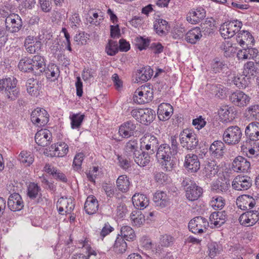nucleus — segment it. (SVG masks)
Listing matches in <instances>:
<instances>
[{
  "instance_id": "f257e3e1",
  "label": "nucleus",
  "mask_w": 259,
  "mask_h": 259,
  "mask_svg": "<svg viewBox=\"0 0 259 259\" xmlns=\"http://www.w3.org/2000/svg\"><path fill=\"white\" fill-rule=\"evenodd\" d=\"M170 146L166 143L159 145L156 151V157L162 168L165 171H171L176 167V163L173 156L177 154L179 144L176 136L169 138Z\"/></svg>"
},
{
  "instance_id": "f03ea898",
  "label": "nucleus",
  "mask_w": 259,
  "mask_h": 259,
  "mask_svg": "<svg viewBox=\"0 0 259 259\" xmlns=\"http://www.w3.org/2000/svg\"><path fill=\"white\" fill-rule=\"evenodd\" d=\"M245 135L246 140L243 141L241 146L242 152L247 151L248 144L251 146L259 140V122L254 121L249 123L245 127Z\"/></svg>"
},
{
  "instance_id": "7ed1b4c3",
  "label": "nucleus",
  "mask_w": 259,
  "mask_h": 259,
  "mask_svg": "<svg viewBox=\"0 0 259 259\" xmlns=\"http://www.w3.org/2000/svg\"><path fill=\"white\" fill-rule=\"evenodd\" d=\"M181 184L185 191V196L189 200H196L202 195L203 189L189 178H184Z\"/></svg>"
},
{
  "instance_id": "20e7f679",
  "label": "nucleus",
  "mask_w": 259,
  "mask_h": 259,
  "mask_svg": "<svg viewBox=\"0 0 259 259\" xmlns=\"http://www.w3.org/2000/svg\"><path fill=\"white\" fill-rule=\"evenodd\" d=\"M180 142L184 148L192 151L198 146L199 140L193 130L186 128L180 133Z\"/></svg>"
},
{
  "instance_id": "39448f33",
  "label": "nucleus",
  "mask_w": 259,
  "mask_h": 259,
  "mask_svg": "<svg viewBox=\"0 0 259 259\" xmlns=\"http://www.w3.org/2000/svg\"><path fill=\"white\" fill-rule=\"evenodd\" d=\"M242 135V132L238 126H230L224 131L223 140L228 145L234 146L240 142Z\"/></svg>"
},
{
  "instance_id": "423d86ee",
  "label": "nucleus",
  "mask_w": 259,
  "mask_h": 259,
  "mask_svg": "<svg viewBox=\"0 0 259 259\" xmlns=\"http://www.w3.org/2000/svg\"><path fill=\"white\" fill-rule=\"evenodd\" d=\"M242 26V23L241 21L234 20L222 24L220 28V32L224 39L229 38L240 31Z\"/></svg>"
},
{
  "instance_id": "0eeeda50",
  "label": "nucleus",
  "mask_w": 259,
  "mask_h": 259,
  "mask_svg": "<svg viewBox=\"0 0 259 259\" xmlns=\"http://www.w3.org/2000/svg\"><path fill=\"white\" fill-rule=\"evenodd\" d=\"M158 138L151 134H145L140 139V150H144L148 153L153 155L159 146Z\"/></svg>"
},
{
  "instance_id": "6e6552de",
  "label": "nucleus",
  "mask_w": 259,
  "mask_h": 259,
  "mask_svg": "<svg viewBox=\"0 0 259 259\" xmlns=\"http://www.w3.org/2000/svg\"><path fill=\"white\" fill-rule=\"evenodd\" d=\"M153 98V92L146 86L138 88L133 95V101L138 104H144L152 101Z\"/></svg>"
},
{
  "instance_id": "1a4fd4ad",
  "label": "nucleus",
  "mask_w": 259,
  "mask_h": 259,
  "mask_svg": "<svg viewBox=\"0 0 259 259\" xmlns=\"http://www.w3.org/2000/svg\"><path fill=\"white\" fill-rule=\"evenodd\" d=\"M229 98L230 102L240 108L246 107L251 100L250 97L240 90H236L231 93Z\"/></svg>"
},
{
  "instance_id": "9d476101",
  "label": "nucleus",
  "mask_w": 259,
  "mask_h": 259,
  "mask_svg": "<svg viewBox=\"0 0 259 259\" xmlns=\"http://www.w3.org/2000/svg\"><path fill=\"white\" fill-rule=\"evenodd\" d=\"M31 120L37 126H44L49 122V115L45 109L37 108L31 112Z\"/></svg>"
},
{
  "instance_id": "9b49d317",
  "label": "nucleus",
  "mask_w": 259,
  "mask_h": 259,
  "mask_svg": "<svg viewBox=\"0 0 259 259\" xmlns=\"http://www.w3.org/2000/svg\"><path fill=\"white\" fill-rule=\"evenodd\" d=\"M208 226L207 220L202 217H195L191 220L188 224L189 230L194 234H202L206 231Z\"/></svg>"
},
{
  "instance_id": "f8f14e48",
  "label": "nucleus",
  "mask_w": 259,
  "mask_h": 259,
  "mask_svg": "<svg viewBox=\"0 0 259 259\" xmlns=\"http://www.w3.org/2000/svg\"><path fill=\"white\" fill-rule=\"evenodd\" d=\"M6 30L11 33L18 32L22 26L21 19L19 15L10 14L5 19Z\"/></svg>"
},
{
  "instance_id": "ddd939ff",
  "label": "nucleus",
  "mask_w": 259,
  "mask_h": 259,
  "mask_svg": "<svg viewBox=\"0 0 259 259\" xmlns=\"http://www.w3.org/2000/svg\"><path fill=\"white\" fill-rule=\"evenodd\" d=\"M200 166V163L197 155L190 153L185 156L184 166L188 172H197Z\"/></svg>"
},
{
  "instance_id": "4468645a",
  "label": "nucleus",
  "mask_w": 259,
  "mask_h": 259,
  "mask_svg": "<svg viewBox=\"0 0 259 259\" xmlns=\"http://www.w3.org/2000/svg\"><path fill=\"white\" fill-rule=\"evenodd\" d=\"M250 168V162L246 158L241 156H237L232 163V169L235 172H247Z\"/></svg>"
},
{
  "instance_id": "2eb2a0df",
  "label": "nucleus",
  "mask_w": 259,
  "mask_h": 259,
  "mask_svg": "<svg viewBox=\"0 0 259 259\" xmlns=\"http://www.w3.org/2000/svg\"><path fill=\"white\" fill-rule=\"evenodd\" d=\"M7 205L10 210L16 211L22 210L24 203L21 195L18 193H14L9 196Z\"/></svg>"
},
{
  "instance_id": "dca6fc26",
  "label": "nucleus",
  "mask_w": 259,
  "mask_h": 259,
  "mask_svg": "<svg viewBox=\"0 0 259 259\" xmlns=\"http://www.w3.org/2000/svg\"><path fill=\"white\" fill-rule=\"evenodd\" d=\"M232 187L236 190H246L252 185V180L247 176H238L232 182Z\"/></svg>"
},
{
  "instance_id": "f3484780",
  "label": "nucleus",
  "mask_w": 259,
  "mask_h": 259,
  "mask_svg": "<svg viewBox=\"0 0 259 259\" xmlns=\"http://www.w3.org/2000/svg\"><path fill=\"white\" fill-rule=\"evenodd\" d=\"M258 197L255 199L248 195H242L238 197L236 203L240 209L248 210V208L249 209L253 208L258 202Z\"/></svg>"
},
{
  "instance_id": "a211bd4d",
  "label": "nucleus",
  "mask_w": 259,
  "mask_h": 259,
  "mask_svg": "<svg viewBox=\"0 0 259 259\" xmlns=\"http://www.w3.org/2000/svg\"><path fill=\"white\" fill-rule=\"evenodd\" d=\"M228 220L227 212L225 210L214 211L209 217L210 224L214 227H220L224 225Z\"/></svg>"
},
{
  "instance_id": "6ab92c4d",
  "label": "nucleus",
  "mask_w": 259,
  "mask_h": 259,
  "mask_svg": "<svg viewBox=\"0 0 259 259\" xmlns=\"http://www.w3.org/2000/svg\"><path fill=\"white\" fill-rule=\"evenodd\" d=\"M41 189L37 184L31 182L29 184L27 189V196L30 199L34 200L38 203L42 201Z\"/></svg>"
},
{
  "instance_id": "aec40b11",
  "label": "nucleus",
  "mask_w": 259,
  "mask_h": 259,
  "mask_svg": "<svg viewBox=\"0 0 259 259\" xmlns=\"http://www.w3.org/2000/svg\"><path fill=\"white\" fill-rule=\"evenodd\" d=\"M206 16L205 10L202 7L191 10L187 16V20L191 24H196L204 19Z\"/></svg>"
},
{
  "instance_id": "412c9836",
  "label": "nucleus",
  "mask_w": 259,
  "mask_h": 259,
  "mask_svg": "<svg viewBox=\"0 0 259 259\" xmlns=\"http://www.w3.org/2000/svg\"><path fill=\"white\" fill-rule=\"evenodd\" d=\"M174 109L172 106L169 103H162L158 107L157 115L160 120L166 121L170 118Z\"/></svg>"
},
{
  "instance_id": "4be33fe9",
  "label": "nucleus",
  "mask_w": 259,
  "mask_h": 259,
  "mask_svg": "<svg viewBox=\"0 0 259 259\" xmlns=\"http://www.w3.org/2000/svg\"><path fill=\"white\" fill-rule=\"evenodd\" d=\"M136 125L134 120H128L122 123L119 128L118 133L122 138H128L134 135Z\"/></svg>"
},
{
  "instance_id": "5701e85b",
  "label": "nucleus",
  "mask_w": 259,
  "mask_h": 259,
  "mask_svg": "<svg viewBox=\"0 0 259 259\" xmlns=\"http://www.w3.org/2000/svg\"><path fill=\"white\" fill-rule=\"evenodd\" d=\"M31 60L34 70V74L40 75L45 70L46 66V59L44 56L39 55H34Z\"/></svg>"
},
{
  "instance_id": "b1692460",
  "label": "nucleus",
  "mask_w": 259,
  "mask_h": 259,
  "mask_svg": "<svg viewBox=\"0 0 259 259\" xmlns=\"http://www.w3.org/2000/svg\"><path fill=\"white\" fill-rule=\"evenodd\" d=\"M237 42L242 47L245 48L249 45H253L254 39L252 35L248 31H240L236 37Z\"/></svg>"
},
{
  "instance_id": "393cba45",
  "label": "nucleus",
  "mask_w": 259,
  "mask_h": 259,
  "mask_svg": "<svg viewBox=\"0 0 259 259\" xmlns=\"http://www.w3.org/2000/svg\"><path fill=\"white\" fill-rule=\"evenodd\" d=\"M99 203L96 197L94 195H89L84 203V209L88 214H93L98 210Z\"/></svg>"
},
{
  "instance_id": "a878e982",
  "label": "nucleus",
  "mask_w": 259,
  "mask_h": 259,
  "mask_svg": "<svg viewBox=\"0 0 259 259\" xmlns=\"http://www.w3.org/2000/svg\"><path fill=\"white\" fill-rule=\"evenodd\" d=\"M132 202L137 208L142 210L148 206L149 199L143 194L136 193L132 197Z\"/></svg>"
},
{
  "instance_id": "bb28decb",
  "label": "nucleus",
  "mask_w": 259,
  "mask_h": 259,
  "mask_svg": "<svg viewBox=\"0 0 259 259\" xmlns=\"http://www.w3.org/2000/svg\"><path fill=\"white\" fill-rule=\"evenodd\" d=\"M225 145L224 142L215 141L210 146L209 152L211 156L220 158L224 155Z\"/></svg>"
},
{
  "instance_id": "cd10ccee",
  "label": "nucleus",
  "mask_w": 259,
  "mask_h": 259,
  "mask_svg": "<svg viewBox=\"0 0 259 259\" xmlns=\"http://www.w3.org/2000/svg\"><path fill=\"white\" fill-rule=\"evenodd\" d=\"M153 71L150 66L143 67L137 70L136 73V79L137 82H146L153 75Z\"/></svg>"
},
{
  "instance_id": "c85d7f7f",
  "label": "nucleus",
  "mask_w": 259,
  "mask_h": 259,
  "mask_svg": "<svg viewBox=\"0 0 259 259\" xmlns=\"http://www.w3.org/2000/svg\"><path fill=\"white\" fill-rule=\"evenodd\" d=\"M151 155L152 154L148 153L144 150H140L136 156H134L133 158L138 165L144 167L147 165L150 162Z\"/></svg>"
},
{
  "instance_id": "c756f323",
  "label": "nucleus",
  "mask_w": 259,
  "mask_h": 259,
  "mask_svg": "<svg viewBox=\"0 0 259 259\" xmlns=\"http://www.w3.org/2000/svg\"><path fill=\"white\" fill-rule=\"evenodd\" d=\"M202 36L200 28L194 27L189 30L185 35V40L191 44H195Z\"/></svg>"
},
{
  "instance_id": "7c9ffc66",
  "label": "nucleus",
  "mask_w": 259,
  "mask_h": 259,
  "mask_svg": "<svg viewBox=\"0 0 259 259\" xmlns=\"http://www.w3.org/2000/svg\"><path fill=\"white\" fill-rule=\"evenodd\" d=\"M47 79L52 81L57 80L60 75V70L58 66L54 64L50 63L45 67V70L43 71Z\"/></svg>"
},
{
  "instance_id": "2f4dec72",
  "label": "nucleus",
  "mask_w": 259,
  "mask_h": 259,
  "mask_svg": "<svg viewBox=\"0 0 259 259\" xmlns=\"http://www.w3.org/2000/svg\"><path fill=\"white\" fill-rule=\"evenodd\" d=\"M153 201L155 205L161 208L167 206L169 203V199L166 193L163 191H157L153 196Z\"/></svg>"
},
{
  "instance_id": "473e14b6",
  "label": "nucleus",
  "mask_w": 259,
  "mask_h": 259,
  "mask_svg": "<svg viewBox=\"0 0 259 259\" xmlns=\"http://www.w3.org/2000/svg\"><path fill=\"white\" fill-rule=\"evenodd\" d=\"M141 115L139 122L145 125H148L155 118V112L150 108L141 109Z\"/></svg>"
},
{
  "instance_id": "72a5a7b5",
  "label": "nucleus",
  "mask_w": 259,
  "mask_h": 259,
  "mask_svg": "<svg viewBox=\"0 0 259 259\" xmlns=\"http://www.w3.org/2000/svg\"><path fill=\"white\" fill-rule=\"evenodd\" d=\"M140 150L138 141L135 139L128 141L124 148V153L127 157H133L134 156H136Z\"/></svg>"
},
{
  "instance_id": "f704fd0d",
  "label": "nucleus",
  "mask_w": 259,
  "mask_h": 259,
  "mask_svg": "<svg viewBox=\"0 0 259 259\" xmlns=\"http://www.w3.org/2000/svg\"><path fill=\"white\" fill-rule=\"evenodd\" d=\"M228 69L226 61L219 58L214 59L211 63V70L214 73L223 72Z\"/></svg>"
},
{
  "instance_id": "c9c22d12",
  "label": "nucleus",
  "mask_w": 259,
  "mask_h": 259,
  "mask_svg": "<svg viewBox=\"0 0 259 259\" xmlns=\"http://www.w3.org/2000/svg\"><path fill=\"white\" fill-rule=\"evenodd\" d=\"M50 151L54 152V155L58 157L65 156L69 151V147L67 144L61 142L59 144L52 145Z\"/></svg>"
},
{
  "instance_id": "e433bc0d",
  "label": "nucleus",
  "mask_w": 259,
  "mask_h": 259,
  "mask_svg": "<svg viewBox=\"0 0 259 259\" xmlns=\"http://www.w3.org/2000/svg\"><path fill=\"white\" fill-rule=\"evenodd\" d=\"M219 171V166L217 164L216 161L210 160L207 161L205 165L203 174L207 178H210L214 176Z\"/></svg>"
},
{
  "instance_id": "4c0bfd02",
  "label": "nucleus",
  "mask_w": 259,
  "mask_h": 259,
  "mask_svg": "<svg viewBox=\"0 0 259 259\" xmlns=\"http://www.w3.org/2000/svg\"><path fill=\"white\" fill-rule=\"evenodd\" d=\"M243 74L246 77L256 76L259 73V69L253 61H248L243 66Z\"/></svg>"
},
{
  "instance_id": "58836bf2",
  "label": "nucleus",
  "mask_w": 259,
  "mask_h": 259,
  "mask_svg": "<svg viewBox=\"0 0 259 259\" xmlns=\"http://www.w3.org/2000/svg\"><path fill=\"white\" fill-rule=\"evenodd\" d=\"M120 234H118L124 240L128 241H133L136 239V235L134 230L128 226H123L120 228Z\"/></svg>"
},
{
  "instance_id": "ea45409f",
  "label": "nucleus",
  "mask_w": 259,
  "mask_h": 259,
  "mask_svg": "<svg viewBox=\"0 0 259 259\" xmlns=\"http://www.w3.org/2000/svg\"><path fill=\"white\" fill-rule=\"evenodd\" d=\"M169 28L167 22L161 18L157 19L154 24V28L156 33L160 36L165 35L166 34V31Z\"/></svg>"
},
{
  "instance_id": "a19ab883",
  "label": "nucleus",
  "mask_w": 259,
  "mask_h": 259,
  "mask_svg": "<svg viewBox=\"0 0 259 259\" xmlns=\"http://www.w3.org/2000/svg\"><path fill=\"white\" fill-rule=\"evenodd\" d=\"M31 58L25 57L21 59L18 64L19 70L24 72H31L34 74Z\"/></svg>"
},
{
  "instance_id": "79ce46f5",
  "label": "nucleus",
  "mask_w": 259,
  "mask_h": 259,
  "mask_svg": "<svg viewBox=\"0 0 259 259\" xmlns=\"http://www.w3.org/2000/svg\"><path fill=\"white\" fill-rule=\"evenodd\" d=\"M127 249V244L125 240L119 235H117L115 243L113 246V251L117 254H122Z\"/></svg>"
},
{
  "instance_id": "37998d69",
  "label": "nucleus",
  "mask_w": 259,
  "mask_h": 259,
  "mask_svg": "<svg viewBox=\"0 0 259 259\" xmlns=\"http://www.w3.org/2000/svg\"><path fill=\"white\" fill-rule=\"evenodd\" d=\"M219 114L225 120H232L235 118L234 107L224 106L220 108Z\"/></svg>"
},
{
  "instance_id": "c03bdc74",
  "label": "nucleus",
  "mask_w": 259,
  "mask_h": 259,
  "mask_svg": "<svg viewBox=\"0 0 259 259\" xmlns=\"http://www.w3.org/2000/svg\"><path fill=\"white\" fill-rule=\"evenodd\" d=\"M18 159L25 166H29L34 161V155L31 152L24 150L19 154Z\"/></svg>"
},
{
  "instance_id": "a18cd8bd",
  "label": "nucleus",
  "mask_w": 259,
  "mask_h": 259,
  "mask_svg": "<svg viewBox=\"0 0 259 259\" xmlns=\"http://www.w3.org/2000/svg\"><path fill=\"white\" fill-rule=\"evenodd\" d=\"M130 182L126 175L120 176L116 180L118 189L122 192H126L129 190Z\"/></svg>"
},
{
  "instance_id": "49530a36",
  "label": "nucleus",
  "mask_w": 259,
  "mask_h": 259,
  "mask_svg": "<svg viewBox=\"0 0 259 259\" xmlns=\"http://www.w3.org/2000/svg\"><path fill=\"white\" fill-rule=\"evenodd\" d=\"M47 134H49V131L47 129H41L35 134L34 139L38 145L46 147L50 144V142L44 138Z\"/></svg>"
},
{
  "instance_id": "de8ad7c7",
  "label": "nucleus",
  "mask_w": 259,
  "mask_h": 259,
  "mask_svg": "<svg viewBox=\"0 0 259 259\" xmlns=\"http://www.w3.org/2000/svg\"><path fill=\"white\" fill-rule=\"evenodd\" d=\"M130 218L134 225L138 227H140L145 221V215L142 213L141 210L133 212Z\"/></svg>"
},
{
  "instance_id": "09e8293b",
  "label": "nucleus",
  "mask_w": 259,
  "mask_h": 259,
  "mask_svg": "<svg viewBox=\"0 0 259 259\" xmlns=\"http://www.w3.org/2000/svg\"><path fill=\"white\" fill-rule=\"evenodd\" d=\"M84 115L80 113L72 114L69 116L71 120V127L72 129L80 128L84 118Z\"/></svg>"
},
{
  "instance_id": "8fccbe9b",
  "label": "nucleus",
  "mask_w": 259,
  "mask_h": 259,
  "mask_svg": "<svg viewBox=\"0 0 259 259\" xmlns=\"http://www.w3.org/2000/svg\"><path fill=\"white\" fill-rule=\"evenodd\" d=\"M136 47L140 50H146L150 45L151 39L149 37L144 38L143 36H138L135 39Z\"/></svg>"
},
{
  "instance_id": "3c124183",
  "label": "nucleus",
  "mask_w": 259,
  "mask_h": 259,
  "mask_svg": "<svg viewBox=\"0 0 259 259\" xmlns=\"http://www.w3.org/2000/svg\"><path fill=\"white\" fill-rule=\"evenodd\" d=\"M58 205H61L65 209V212L68 213H70L74 208V204L71 198L61 197L58 200Z\"/></svg>"
},
{
  "instance_id": "603ef678",
  "label": "nucleus",
  "mask_w": 259,
  "mask_h": 259,
  "mask_svg": "<svg viewBox=\"0 0 259 259\" xmlns=\"http://www.w3.org/2000/svg\"><path fill=\"white\" fill-rule=\"evenodd\" d=\"M210 205L215 210L222 209L225 205V200L220 196H215L212 198Z\"/></svg>"
},
{
  "instance_id": "864d4df0",
  "label": "nucleus",
  "mask_w": 259,
  "mask_h": 259,
  "mask_svg": "<svg viewBox=\"0 0 259 259\" xmlns=\"http://www.w3.org/2000/svg\"><path fill=\"white\" fill-rule=\"evenodd\" d=\"M5 97L11 101L15 100L19 96V91L18 88L14 84L9 90H7L3 93Z\"/></svg>"
},
{
  "instance_id": "5fc2aeb1",
  "label": "nucleus",
  "mask_w": 259,
  "mask_h": 259,
  "mask_svg": "<svg viewBox=\"0 0 259 259\" xmlns=\"http://www.w3.org/2000/svg\"><path fill=\"white\" fill-rule=\"evenodd\" d=\"M229 184L224 181H217L213 183L211 190L216 193L224 192L228 190Z\"/></svg>"
},
{
  "instance_id": "6e6d98bb",
  "label": "nucleus",
  "mask_w": 259,
  "mask_h": 259,
  "mask_svg": "<svg viewBox=\"0 0 259 259\" xmlns=\"http://www.w3.org/2000/svg\"><path fill=\"white\" fill-rule=\"evenodd\" d=\"M119 51V47L116 41H113L111 39L109 40L106 47V52L109 56L115 55Z\"/></svg>"
},
{
  "instance_id": "4d7b16f0",
  "label": "nucleus",
  "mask_w": 259,
  "mask_h": 259,
  "mask_svg": "<svg viewBox=\"0 0 259 259\" xmlns=\"http://www.w3.org/2000/svg\"><path fill=\"white\" fill-rule=\"evenodd\" d=\"M221 2L222 4L226 5V6L231 8L234 10H246L249 8V6L246 4H241L240 3L233 2L232 0H222Z\"/></svg>"
},
{
  "instance_id": "13d9d810",
  "label": "nucleus",
  "mask_w": 259,
  "mask_h": 259,
  "mask_svg": "<svg viewBox=\"0 0 259 259\" xmlns=\"http://www.w3.org/2000/svg\"><path fill=\"white\" fill-rule=\"evenodd\" d=\"M221 48L224 51V55L226 57L230 56L232 53L235 52L233 44L229 40L224 42L221 46Z\"/></svg>"
},
{
  "instance_id": "bf43d9fd",
  "label": "nucleus",
  "mask_w": 259,
  "mask_h": 259,
  "mask_svg": "<svg viewBox=\"0 0 259 259\" xmlns=\"http://www.w3.org/2000/svg\"><path fill=\"white\" fill-rule=\"evenodd\" d=\"M248 114L255 120H259V105L253 104L249 106L246 110Z\"/></svg>"
},
{
  "instance_id": "052dcab7",
  "label": "nucleus",
  "mask_w": 259,
  "mask_h": 259,
  "mask_svg": "<svg viewBox=\"0 0 259 259\" xmlns=\"http://www.w3.org/2000/svg\"><path fill=\"white\" fill-rule=\"evenodd\" d=\"M175 238L169 235H162L160 239V244L161 246L169 247L174 244Z\"/></svg>"
},
{
  "instance_id": "680f3d73",
  "label": "nucleus",
  "mask_w": 259,
  "mask_h": 259,
  "mask_svg": "<svg viewBox=\"0 0 259 259\" xmlns=\"http://www.w3.org/2000/svg\"><path fill=\"white\" fill-rule=\"evenodd\" d=\"M83 157L84 155L82 153H79L75 155L72 164L74 170H78L81 169Z\"/></svg>"
},
{
  "instance_id": "e2e57ef3",
  "label": "nucleus",
  "mask_w": 259,
  "mask_h": 259,
  "mask_svg": "<svg viewBox=\"0 0 259 259\" xmlns=\"http://www.w3.org/2000/svg\"><path fill=\"white\" fill-rule=\"evenodd\" d=\"M233 81L234 84L240 89H245L248 86L247 80L242 76L234 77Z\"/></svg>"
},
{
  "instance_id": "0e129e2a",
  "label": "nucleus",
  "mask_w": 259,
  "mask_h": 259,
  "mask_svg": "<svg viewBox=\"0 0 259 259\" xmlns=\"http://www.w3.org/2000/svg\"><path fill=\"white\" fill-rule=\"evenodd\" d=\"M208 249L209 250V256L213 258L221 251V248L216 242H212L209 244Z\"/></svg>"
},
{
  "instance_id": "69168bd1",
  "label": "nucleus",
  "mask_w": 259,
  "mask_h": 259,
  "mask_svg": "<svg viewBox=\"0 0 259 259\" xmlns=\"http://www.w3.org/2000/svg\"><path fill=\"white\" fill-rule=\"evenodd\" d=\"M42 43L40 41L36 40L35 42L25 48L27 52L30 54H34L41 49Z\"/></svg>"
},
{
  "instance_id": "338daca9",
  "label": "nucleus",
  "mask_w": 259,
  "mask_h": 259,
  "mask_svg": "<svg viewBox=\"0 0 259 259\" xmlns=\"http://www.w3.org/2000/svg\"><path fill=\"white\" fill-rule=\"evenodd\" d=\"M15 84L12 83L10 78H5L0 80V92L2 94L7 90H9L12 86Z\"/></svg>"
},
{
  "instance_id": "774afa93",
  "label": "nucleus",
  "mask_w": 259,
  "mask_h": 259,
  "mask_svg": "<svg viewBox=\"0 0 259 259\" xmlns=\"http://www.w3.org/2000/svg\"><path fill=\"white\" fill-rule=\"evenodd\" d=\"M114 230V228L112 227L108 222L105 223L104 227L100 232V238L103 240L105 237L113 232Z\"/></svg>"
}]
</instances>
